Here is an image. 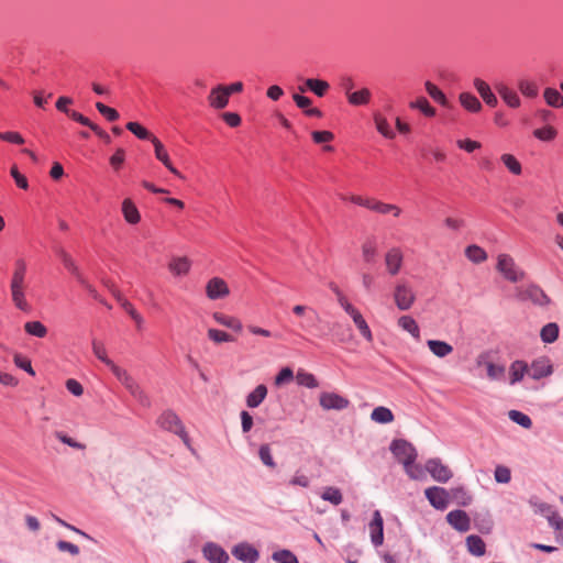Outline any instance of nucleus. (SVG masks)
I'll return each mask as SVG.
<instances>
[{
    "label": "nucleus",
    "instance_id": "ea45409f",
    "mask_svg": "<svg viewBox=\"0 0 563 563\" xmlns=\"http://www.w3.org/2000/svg\"><path fill=\"white\" fill-rule=\"evenodd\" d=\"M362 256L365 263H373L377 256V244L374 240H366L362 244Z\"/></svg>",
    "mask_w": 563,
    "mask_h": 563
},
{
    "label": "nucleus",
    "instance_id": "412c9836",
    "mask_svg": "<svg viewBox=\"0 0 563 563\" xmlns=\"http://www.w3.org/2000/svg\"><path fill=\"white\" fill-rule=\"evenodd\" d=\"M112 295L119 305L124 309V311L135 321L137 327H141L143 324V318L134 308V306L126 298H124V296L119 290L113 289Z\"/></svg>",
    "mask_w": 563,
    "mask_h": 563
},
{
    "label": "nucleus",
    "instance_id": "13d9d810",
    "mask_svg": "<svg viewBox=\"0 0 563 563\" xmlns=\"http://www.w3.org/2000/svg\"><path fill=\"white\" fill-rule=\"evenodd\" d=\"M533 135L541 141H552L556 136V130L551 125H547L534 130Z\"/></svg>",
    "mask_w": 563,
    "mask_h": 563
},
{
    "label": "nucleus",
    "instance_id": "37998d69",
    "mask_svg": "<svg viewBox=\"0 0 563 563\" xmlns=\"http://www.w3.org/2000/svg\"><path fill=\"white\" fill-rule=\"evenodd\" d=\"M545 102L553 108L563 107V96L554 88H547L543 92Z\"/></svg>",
    "mask_w": 563,
    "mask_h": 563
},
{
    "label": "nucleus",
    "instance_id": "79ce46f5",
    "mask_svg": "<svg viewBox=\"0 0 563 563\" xmlns=\"http://www.w3.org/2000/svg\"><path fill=\"white\" fill-rule=\"evenodd\" d=\"M426 90L428 95L438 103H440L443 107H448L449 102L445 97V95L440 90L433 82L426 81L424 84Z\"/></svg>",
    "mask_w": 563,
    "mask_h": 563
},
{
    "label": "nucleus",
    "instance_id": "603ef678",
    "mask_svg": "<svg viewBox=\"0 0 563 563\" xmlns=\"http://www.w3.org/2000/svg\"><path fill=\"white\" fill-rule=\"evenodd\" d=\"M486 368H487V377L492 380H500L504 378L505 376V366L503 365H498V364H494V363H487L486 364Z\"/></svg>",
    "mask_w": 563,
    "mask_h": 563
},
{
    "label": "nucleus",
    "instance_id": "f8f14e48",
    "mask_svg": "<svg viewBox=\"0 0 563 563\" xmlns=\"http://www.w3.org/2000/svg\"><path fill=\"white\" fill-rule=\"evenodd\" d=\"M553 366L548 357H539L529 366V376L533 379H541L551 375Z\"/></svg>",
    "mask_w": 563,
    "mask_h": 563
},
{
    "label": "nucleus",
    "instance_id": "4d7b16f0",
    "mask_svg": "<svg viewBox=\"0 0 563 563\" xmlns=\"http://www.w3.org/2000/svg\"><path fill=\"white\" fill-rule=\"evenodd\" d=\"M369 210L375 211L379 214H387L390 213V210L397 211V206L393 203H386L377 199H373V203L372 206H369Z\"/></svg>",
    "mask_w": 563,
    "mask_h": 563
},
{
    "label": "nucleus",
    "instance_id": "7c9ffc66",
    "mask_svg": "<svg viewBox=\"0 0 563 563\" xmlns=\"http://www.w3.org/2000/svg\"><path fill=\"white\" fill-rule=\"evenodd\" d=\"M371 419L377 423H390L394 421L395 417L391 410L384 406H378L373 409L371 413Z\"/></svg>",
    "mask_w": 563,
    "mask_h": 563
},
{
    "label": "nucleus",
    "instance_id": "f3484780",
    "mask_svg": "<svg viewBox=\"0 0 563 563\" xmlns=\"http://www.w3.org/2000/svg\"><path fill=\"white\" fill-rule=\"evenodd\" d=\"M383 517L378 510H375L373 514V519L369 522V533L371 540L375 547L382 545L384 541V532H383Z\"/></svg>",
    "mask_w": 563,
    "mask_h": 563
},
{
    "label": "nucleus",
    "instance_id": "c9c22d12",
    "mask_svg": "<svg viewBox=\"0 0 563 563\" xmlns=\"http://www.w3.org/2000/svg\"><path fill=\"white\" fill-rule=\"evenodd\" d=\"M292 312L298 316V317H306V320L305 322H301L299 324V328L303 331L308 330V327H309V322L312 320L311 317L307 316L306 313L307 312H310L312 313L316 318L319 317L318 312L312 309V308H309L307 306H303V305H296L294 308H292Z\"/></svg>",
    "mask_w": 563,
    "mask_h": 563
},
{
    "label": "nucleus",
    "instance_id": "2f4dec72",
    "mask_svg": "<svg viewBox=\"0 0 563 563\" xmlns=\"http://www.w3.org/2000/svg\"><path fill=\"white\" fill-rule=\"evenodd\" d=\"M466 547L470 553L476 556H482L485 554V543L478 536L471 534L466 538Z\"/></svg>",
    "mask_w": 563,
    "mask_h": 563
},
{
    "label": "nucleus",
    "instance_id": "4be33fe9",
    "mask_svg": "<svg viewBox=\"0 0 563 563\" xmlns=\"http://www.w3.org/2000/svg\"><path fill=\"white\" fill-rule=\"evenodd\" d=\"M461 106L471 113H478L483 110L479 99L472 92H461L459 95Z\"/></svg>",
    "mask_w": 563,
    "mask_h": 563
},
{
    "label": "nucleus",
    "instance_id": "a19ab883",
    "mask_svg": "<svg viewBox=\"0 0 563 563\" xmlns=\"http://www.w3.org/2000/svg\"><path fill=\"white\" fill-rule=\"evenodd\" d=\"M541 340L544 343H553L559 336V327L554 322L545 324L540 332Z\"/></svg>",
    "mask_w": 563,
    "mask_h": 563
},
{
    "label": "nucleus",
    "instance_id": "ddd939ff",
    "mask_svg": "<svg viewBox=\"0 0 563 563\" xmlns=\"http://www.w3.org/2000/svg\"><path fill=\"white\" fill-rule=\"evenodd\" d=\"M230 96L228 95L225 85H218L211 89L208 96L209 106L216 110L224 109L229 103Z\"/></svg>",
    "mask_w": 563,
    "mask_h": 563
},
{
    "label": "nucleus",
    "instance_id": "20e7f679",
    "mask_svg": "<svg viewBox=\"0 0 563 563\" xmlns=\"http://www.w3.org/2000/svg\"><path fill=\"white\" fill-rule=\"evenodd\" d=\"M497 271L511 283H517L525 277V273L517 267L514 258L508 254L498 256Z\"/></svg>",
    "mask_w": 563,
    "mask_h": 563
},
{
    "label": "nucleus",
    "instance_id": "7ed1b4c3",
    "mask_svg": "<svg viewBox=\"0 0 563 563\" xmlns=\"http://www.w3.org/2000/svg\"><path fill=\"white\" fill-rule=\"evenodd\" d=\"M394 301L401 311L409 310L416 301V295L407 282H399L395 286Z\"/></svg>",
    "mask_w": 563,
    "mask_h": 563
},
{
    "label": "nucleus",
    "instance_id": "6e6d98bb",
    "mask_svg": "<svg viewBox=\"0 0 563 563\" xmlns=\"http://www.w3.org/2000/svg\"><path fill=\"white\" fill-rule=\"evenodd\" d=\"M258 455H260V459L263 462V464H265L266 466H268L271 468L276 467V463L272 456L271 448L268 444L261 445V448L258 450Z\"/></svg>",
    "mask_w": 563,
    "mask_h": 563
},
{
    "label": "nucleus",
    "instance_id": "72a5a7b5",
    "mask_svg": "<svg viewBox=\"0 0 563 563\" xmlns=\"http://www.w3.org/2000/svg\"><path fill=\"white\" fill-rule=\"evenodd\" d=\"M306 88L311 90L318 97H323L330 88L328 81L322 79L309 78L305 81Z\"/></svg>",
    "mask_w": 563,
    "mask_h": 563
},
{
    "label": "nucleus",
    "instance_id": "1a4fd4ad",
    "mask_svg": "<svg viewBox=\"0 0 563 563\" xmlns=\"http://www.w3.org/2000/svg\"><path fill=\"white\" fill-rule=\"evenodd\" d=\"M319 404L325 410H343L349 407L350 401L335 393H322L319 398Z\"/></svg>",
    "mask_w": 563,
    "mask_h": 563
},
{
    "label": "nucleus",
    "instance_id": "6ab92c4d",
    "mask_svg": "<svg viewBox=\"0 0 563 563\" xmlns=\"http://www.w3.org/2000/svg\"><path fill=\"white\" fill-rule=\"evenodd\" d=\"M202 551L210 563H227L229 560L228 553L214 543H207Z\"/></svg>",
    "mask_w": 563,
    "mask_h": 563
},
{
    "label": "nucleus",
    "instance_id": "cd10ccee",
    "mask_svg": "<svg viewBox=\"0 0 563 563\" xmlns=\"http://www.w3.org/2000/svg\"><path fill=\"white\" fill-rule=\"evenodd\" d=\"M510 384L514 385L520 382L526 374L529 375V366L523 361H515L509 368Z\"/></svg>",
    "mask_w": 563,
    "mask_h": 563
},
{
    "label": "nucleus",
    "instance_id": "f03ea898",
    "mask_svg": "<svg viewBox=\"0 0 563 563\" xmlns=\"http://www.w3.org/2000/svg\"><path fill=\"white\" fill-rule=\"evenodd\" d=\"M26 274V262L23 258H18L14 262V268L10 278V295L13 306L22 312H30L32 310V306L26 299L29 290Z\"/></svg>",
    "mask_w": 563,
    "mask_h": 563
},
{
    "label": "nucleus",
    "instance_id": "b1692460",
    "mask_svg": "<svg viewBox=\"0 0 563 563\" xmlns=\"http://www.w3.org/2000/svg\"><path fill=\"white\" fill-rule=\"evenodd\" d=\"M122 213L124 220L130 224H137L141 221V214L135 203L130 198L123 200Z\"/></svg>",
    "mask_w": 563,
    "mask_h": 563
},
{
    "label": "nucleus",
    "instance_id": "c756f323",
    "mask_svg": "<svg viewBox=\"0 0 563 563\" xmlns=\"http://www.w3.org/2000/svg\"><path fill=\"white\" fill-rule=\"evenodd\" d=\"M398 325L404 330L410 333L415 339H420V328L417 321L410 316H401L398 319Z\"/></svg>",
    "mask_w": 563,
    "mask_h": 563
},
{
    "label": "nucleus",
    "instance_id": "3c124183",
    "mask_svg": "<svg viewBox=\"0 0 563 563\" xmlns=\"http://www.w3.org/2000/svg\"><path fill=\"white\" fill-rule=\"evenodd\" d=\"M272 558L276 563H298L297 556L289 550L276 551Z\"/></svg>",
    "mask_w": 563,
    "mask_h": 563
},
{
    "label": "nucleus",
    "instance_id": "58836bf2",
    "mask_svg": "<svg viewBox=\"0 0 563 563\" xmlns=\"http://www.w3.org/2000/svg\"><path fill=\"white\" fill-rule=\"evenodd\" d=\"M411 109L420 110L426 117L432 118L435 115V109L429 103L424 97H419L409 103Z\"/></svg>",
    "mask_w": 563,
    "mask_h": 563
},
{
    "label": "nucleus",
    "instance_id": "e2e57ef3",
    "mask_svg": "<svg viewBox=\"0 0 563 563\" xmlns=\"http://www.w3.org/2000/svg\"><path fill=\"white\" fill-rule=\"evenodd\" d=\"M294 378V373L290 367H284L279 371V373L275 377V385L282 386L286 383H289Z\"/></svg>",
    "mask_w": 563,
    "mask_h": 563
},
{
    "label": "nucleus",
    "instance_id": "bf43d9fd",
    "mask_svg": "<svg viewBox=\"0 0 563 563\" xmlns=\"http://www.w3.org/2000/svg\"><path fill=\"white\" fill-rule=\"evenodd\" d=\"M13 362H14L15 366H18L19 368L25 371L26 373H29L32 376L35 375V372L32 367L31 361L27 357L22 356L21 354L16 353L13 356Z\"/></svg>",
    "mask_w": 563,
    "mask_h": 563
},
{
    "label": "nucleus",
    "instance_id": "0eeeda50",
    "mask_svg": "<svg viewBox=\"0 0 563 563\" xmlns=\"http://www.w3.org/2000/svg\"><path fill=\"white\" fill-rule=\"evenodd\" d=\"M386 271L390 276L399 274L404 264V253L398 246L389 249L384 256Z\"/></svg>",
    "mask_w": 563,
    "mask_h": 563
},
{
    "label": "nucleus",
    "instance_id": "49530a36",
    "mask_svg": "<svg viewBox=\"0 0 563 563\" xmlns=\"http://www.w3.org/2000/svg\"><path fill=\"white\" fill-rule=\"evenodd\" d=\"M500 159L510 173H512L514 175L521 174V164L512 154H503Z\"/></svg>",
    "mask_w": 563,
    "mask_h": 563
},
{
    "label": "nucleus",
    "instance_id": "4468645a",
    "mask_svg": "<svg viewBox=\"0 0 563 563\" xmlns=\"http://www.w3.org/2000/svg\"><path fill=\"white\" fill-rule=\"evenodd\" d=\"M158 423L162 428L169 430L176 434L185 433V428L179 417L173 411H165L158 418Z\"/></svg>",
    "mask_w": 563,
    "mask_h": 563
},
{
    "label": "nucleus",
    "instance_id": "5701e85b",
    "mask_svg": "<svg viewBox=\"0 0 563 563\" xmlns=\"http://www.w3.org/2000/svg\"><path fill=\"white\" fill-rule=\"evenodd\" d=\"M427 345L431 353L440 358H444L453 352V346L445 341L428 340Z\"/></svg>",
    "mask_w": 563,
    "mask_h": 563
},
{
    "label": "nucleus",
    "instance_id": "69168bd1",
    "mask_svg": "<svg viewBox=\"0 0 563 563\" xmlns=\"http://www.w3.org/2000/svg\"><path fill=\"white\" fill-rule=\"evenodd\" d=\"M342 309L351 317V319L353 320L354 324H357V323H360L361 321L364 320V317L361 313V311L355 306H353L351 302L345 303L342 307Z\"/></svg>",
    "mask_w": 563,
    "mask_h": 563
},
{
    "label": "nucleus",
    "instance_id": "e433bc0d",
    "mask_svg": "<svg viewBox=\"0 0 563 563\" xmlns=\"http://www.w3.org/2000/svg\"><path fill=\"white\" fill-rule=\"evenodd\" d=\"M169 269L174 275H186L190 269V262L187 257H178L169 263Z\"/></svg>",
    "mask_w": 563,
    "mask_h": 563
},
{
    "label": "nucleus",
    "instance_id": "680f3d73",
    "mask_svg": "<svg viewBox=\"0 0 563 563\" xmlns=\"http://www.w3.org/2000/svg\"><path fill=\"white\" fill-rule=\"evenodd\" d=\"M96 108L110 122H113L119 119V112L115 109L103 104L102 102H97Z\"/></svg>",
    "mask_w": 563,
    "mask_h": 563
},
{
    "label": "nucleus",
    "instance_id": "338daca9",
    "mask_svg": "<svg viewBox=\"0 0 563 563\" xmlns=\"http://www.w3.org/2000/svg\"><path fill=\"white\" fill-rule=\"evenodd\" d=\"M533 507L534 512L540 514L541 516L548 518L553 512V507L547 503L542 501H530Z\"/></svg>",
    "mask_w": 563,
    "mask_h": 563
},
{
    "label": "nucleus",
    "instance_id": "39448f33",
    "mask_svg": "<svg viewBox=\"0 0 563 563\" xmlns=\"http://www.w3.org/2000/svg\"><path fill=\"white\" fill-rule=\"evenodd\" d=\"M390 451L402 466L416 462L418 456L416 448L406 440H394L390 444Z\"/></svg>",
    "mask_w": 563,
    "mask_h": 563
},
{
    "label": "nucleus",
    "instance_id": "6e6552de",
    "mask_svg": "<svg viewBox=\"0 0 563 563\" xmlns=\"http://www.w3.org/2000/svg\"><path fill=\"white\" fill-rule=\"evenodd\" d=\"M426 498L435 509L444 510L449 505V493L445 488L432 486L424 490Z\"/></svg>",
    "mask_w": 563,
    "mask_h": 563
},
{
    "label": "nucleus",
    "instance_id": "774afa93",
    "mask_svg": "<svg viewBox=\"0 0 563 563\" xmlns=\"http://www.w3.org/2000/svg\"><path fill=\"white\" fill-rule=\"evenodd\" d=\"M311 136L317 144L328 143L334 139V134L330 131H313Z\"/></svg>",
    "mask_w": 563,
    "mask_h": 563
},
{
    "label": "nucleus",
    "instance_id": "09e8293b",
    "mask_svg": "<svg viewBox=\"0 0 563 563\" xmlns=\"http://www.w3.org/2000/svg\"><path fill=\"white\" fill-rule=\"evenodd\" d=\"M126 129L141 140H150L152 142V139L155 137L137 122H129Z\"/></svg>",
    "mask_w": 563,
    "mask_h": 563
},
{
    "label": "nucleus",
    "instance_id": "9b49d317",
    "mask_svg": "<svg viewBox=\"0 0 563 563\" xmlns=\"http://www.w3.org/2000/svg\"><path fill=\"white\" fill-rule=\"evenodd\" d=\"M495 90L500 96L503 101L509 107V108H519L521 104L520 97L518 93L510 88L508 85H506L503 81L495 82L494 85Z\"/></svg>",
    "mask_w": 563,
    "mask_h": 563
},
{
    "label": "nucleus",
    "instance_id": "473e14b6",
    "mask_svg": "<svg viewBox=\"0 0 563 563\" xmlns=\"http://www.w3.org/2000/svg\"><path fill=\"white\" fill-rule=\"evenodd\" d=\"M24 331L32 336L43 339L47 335V328L41 321H27L24 323Z\"/></svg>",
    "mask_w": 563,
    "mask_h": 563
},
{
    "label": "nucleus",
    "instance_id": "a878e982",
    "mask_svg": "<svg viewBox=\"0 0 563 563\" xmlns=\"http://www.w3.org/2000/svg\"><path fill=\"white\" fill-rule=\"evenodd\" d=\"M267 396V387L263 384L257 385L255 389L246 397V406L249 408L258 407Z\"/></svg>",
    "mask_w": 563,
    "mask_h": 563
},
{
    "label": "nucleus",
    "instance_id": "de8ad7c7",
    "mask_svg": "<svg viewBox=\"0 0 563 563\" xmlns=\"http://www.w3.org/2000/svg\"><path fill=\"white\" fill-rule=\"evenodd\" d=\"M406 474L415 481L424 478L426 468L415 462L404 465Z\"/></svg>",
    "mask_w": 563,
    "mask_h": 563
},
{
    "label": "nucleus",
    "instance_id": "864d4df0",
    "mask_svg": "<svg viewBox=\"0 0 563 563\" xmlns=\"http://www.w3.org/2000/svg\"><path fill=\"white\" fill-rule=\"evenodd\" d=\"M518 88L523 96L533 98L538 95V87L533 81L521 79L518 82Z\"/></svg>",
    "mask_w": 563,
    "mask_h": 563
},
{
    "label": "nucleus",
    "instance_id": "f257e3e1",
    "mask_svg": "<svg viewBox=\"0 0 563 563\" xmlns=\"http://www.w3.org/2000/svg\"><path fill=\"white\" fill-rule=\"evenodd\" d=\"M91 347L95 356L106 364L117 379L126 388V390L143 406L150 405V398L146 393L141 388L137 382L129 374V372L118 366L112 360L108 357L104 343L98 339H92Z\"/></svg>",
    "mask_w": 563,
    "mask_h": 563
},
{
    "label": "nucleus",
    "instance_id": "c03bdc74",
    "mask_svg": "<svg viewBox=\"0 0 563 563\" xmlns=\"http://www.w3.org/2000/svg\"><path fill=\"white\" fill-rule=\"evenodd\" d=\"M207 335H208L209 340H211L216 344H221V343H225V342H233L235 340L228 332L222 331V330H218V329H214V328H210L207 331Z\"/></svg>",
    "mask_w": 563,
    "mask_h": 563
},
{
    "label": "nucleus",
    "instance_id": "a18cd8bd",
    "mask_svg": "<svg viewBox=\"0 0 563 563\" xmlns=\"http://www.w3.org/2000/svg\"><path fill=\"white\" fill-rule=\"evenodd\" d=\"M321 498L323 500L331 503L334 506L340 505L343 500L341 490L339 488L332 487V486L325 487L323 489V492L321 494Z\"/></svg>",
    "mask_w": 563,
    "mask_h": 563
},
{
    "label": "nucleus",
    "instance_id": "0e129e2a",
    "mask_svg": "<svg viewBox=\"0 0 563 563\" xmlns=\"http://www.w3.org/2000/svg\"><path fill=\"white\" fill-rule=\"evenodd\" d=\"M10 174L19 188L23 190H26L29 188V181L26 177L19 172L16 165H13L11 167Z\"/></svg>",
    "mask_w": 563,
    "mask_h": 563
},
{
    "label": "nucleus",
    "instance_id": "aec40b11",
    "mask_svg": "<svg viewBox=\"0 0 563 563\" xmlns=\"http://www.w3.org/2000/svg\"><path fill=\"white\" fill-rule=\"evenodd\" d=\"M152 143L154 145L156 158L162 162L174 175L183 178V175L173 166L163 143L157 137H153Z\"/></svg>",
    "mask_w": 563,
    "mask_h": 563
},
{
    "label": "nucleus",
    "instance_id": "f704fd0d",
    "mask_svg": "<svg viewBox=\"0 0 563 563\" xmlns=\"http://www.w3.org/2000/svg\"><path fill=\"white\" fill-rule=\"evenodd\" d=\"M465 256L473 263L479 264L487 260V253L478 245H470L465 249Z\"/></svg>",
    "mask_w": 563,
    "mask_h": 563
},
{
    "label": "nucleus",
    "instance_id": "052dcab7",
    "mask_svg": "<svg viewBox=\"0 0 563 563\" xmlns=\"http://www.w3.org/2000/svg\"><path fill=\"white\" fill-rule=\"evenodd\" d=\"M494 476H495V481L500 484H507L511 479L510 470L503 465H498L495 468Z\"/></svg>",
    "mask_w": 563,
    "mask_h": 563
},
{
    "label": "nucleus",
    "instance_id": "bb28decb",
    "mask_svg": "<svg viewBox=\"0 0 563 563\" xmlns=\"http://www.w3.org/2000/svg\"><path fill=\"white\" fill-rule=\"evenodd\" d=\"M376 130L386 139H394L396 136L387 119L379 112L373 115Z\"/></svg>",
    "mask_w": 563,
    "mask_h": 563
},
{
    "label": "nucleus",
    "instance_id": "4c0bfd02",
    "mask_svg": "<svg viewBox=\"0 0 563 563\" xmlns=\"http://www.w3.org/2000/svg\"><path fill=\"white\" fill-rule=\"evenodd\" d=\"M549 525L556 531V541L563 545V518L555 511L547 518Z\"/></svg>",
    "mask_w": 563,
    "mask_h": 563
},
{
    "label": "nucleus",
    "instance_id": "423d86ee",
    "mask_svg": "<svg viewBox=\"0 0 563 563\" xmlns=\"http://www.w3.org/2000/svg\"><path fill=\"white\" fill-rule=\"evenodd\" d=\"M424 468L431 477L439 483H446L453 476V472L450 467L443 464V462L438 457L429 459L426 462Z\"/></svg>",
    "mask_w": 563,
    "mask_h": 563
},
{
    "label": "nucleus",
    "instance_id": "2eb2a0df",
    "mask_svg": "<svg viewBox=\"0 0 563 563\" xmlns=\"http://www.w3.org/2000/svg\"><path fill=\"white\" fill-rule=\"evenodd\" d=\"M446 521L460 532H466L471 528V519L464 510L450 511L446 515Z\"/></svg>",
    "mask_w": 563,
    "mask_h": 563
},
{
    "label": "nucleus",
    "instance_id": "393cba45",
    "mask_svg": "<svg viewBox=\"0 0 563 563\" xmlns=\"http://www.w3.org/2000/svg\"><path fill=\"white\" fill-rule=\"evenodd\" d=\"M212 318L220 325L229 328L235 332H241L243 329L242 322L235 317L228 316L222 312H214Z\"/></svg>",
    "mask_w": 563,
    "mask_h": 563
},
{
    "label": "nucleus",
    "instance_id": "9d476101",
    "mask_svg": "<svg viewBox=\"0 0 563 563\" xmlns=\"http://www.w3.org/2000/svg\"><path fill=\"white\" fill-rule=\"evenodd\" d=\"M206 294L209 299L217 300L229 296L230 289L224 279L213 277L206 285Z\"/></svg>",
    "mask_w": 563,
    "mask_h": 563
},
{
    "label": "nucleus",
    "instance_id": "5fc2aeb1",
    "mask_svg": "<svg viewBox=\"0 0 563 563\" xmlns=\"http://www.w3.org/2000/svg\"><path fill=\"white\" fill-rule=\"evenodd\" d=\"M296 379L299 385L306 386L308 388L318 387V382H317L316 377L310 373L299 371L297 373Z\"/></svg>",
    "mask_w": 563,
    "mask_h": 563
},
{
    "label": "nucleus",
    "instance_id": "8fccbe9b",
    "mask_svg": "<svg viewBox=\"0 0 563 563\" xmlns=\"http://www.w3.org/2000/svg\"><path fill=\"white\" fill-rule=\"evenodd\" d=\"M508 416L511 421L518 423L519 426H521L526 429H529L532 426V421H531L530 417L521 411L510 410Z\"/></svg>",
    "mask_w": 563,
    "mask_h": 563
},
{
    "label": "nucleus",
    "instance_id": "a211bd4d",
    "mask_svg": "<svg viewBox=\"0 0 563 563\" xmlns=\"http://www.w3.org/2000/svg\"><path fill=\"white\" fill-rule=\"evenodd\" d=\"M473 86L487 106L496 107L498 104L497 97L492 91L490 86L485 80L481 78H475L473 81Z\"/></svg>",
    "mask_w": 563,
    "mask_h": 563
},
{
    "label": "nucleus",
    "instance_id": "dca6fc26",
    "mask_svg": "<svg viewBox=\"0 0 563 563\" xmlns=\"http://www.w3.org/2000/svg\"><path fill=\"white\" fill-rule=\"evenodd\" d=\"M232 554L244 563H255L258 560V551L249 543H240L232 549Z\"/></svg>",
    "mask_w": 563,
    "mask_h": 563
},
{
    "label": "nucleus",
    "instance_id": "c85d7f7f",
    "mask_svg": "<svg viewBox=\"0 0 563 563\" xmlns=\"http://www.w3.org/2000/svg\"><path fill=\"white\" fill-rule=\"evenodd\" d=\"M372 98V92L368 88H362L360 90L353 91L347 97V101L351 106L360 107L366 106L369 103Z\"/></svg>",
    "mask_w": 563,
    "mask_h": 563
}]
</instances>
